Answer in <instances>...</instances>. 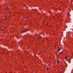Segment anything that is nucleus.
<instances>
[{
    "mask_svg": "<svg viewBox=\"0 0 73 73\" xmlns=\"http://www.w3.org/2000/svg\"><path fill=\"white\" fill-rule=\"evenodd\" d=\"M7 9H8V7H6V10H7Z\"/></svg>",
    "mask_w": 73,
    "mask_h": 73,
    "instance_id": "nucleus-8",
    "label": "nucleus"
},
{
    "mask_svg": "<svg viewBox=\"0 0 73 73\" xmlns=\"http://www.w3.org/2000/svg\"><path fill=\"white\" fill-rule=\"evenodd\" d=\"M62 53V52H60L59 53V54H61Z\"/></svg>",
    "mask_w": 73,
    "mask_h": 73,
    "instance_id": "nucleus-4",
    "label": "nucleus"
},
{
    "mask_svg": "<svg viewBox=\"0 0 73 73\" xmlns=\"http://www.w3.org/2000/svg\"><path fill=\"white\" fill-rule=\"evenodd\" d=\"M67 56H66L65 57V58H64V59H66V58H67Z\"/></svg>",
    "mask_w": 73,
    "mask_h": 73,
    "instance_id": "nucleus-3",
    "label": "nucleus"
},
{
    "mask_svg": "<svg viewBox=\"0 0 73 73\" xmlns=\"http://www.w3.org/2000/svg\"><path fill=\"white\" fill-rule=\"evenodd\" d=\"M58 61H59V60H57V63L58 64Z\"/></svg>",
    "mask_w": 73,
    "mask_h": 73,
    "instance_id": "nucleus-5",
    "label": "nucleus"
},
{
    "mask_svg": "<svg viewBox=\"0 0 73 73\" xmlns=\"http://www.w3.org/2000/svg\"><path fill=\"white\" fill-rule=\"evenodd\" d=\"M26 19H28V17H26Z\"/></svg>",
    "mask_w": 73,
    "mask_h": 73,
    "instance_id": "nucleus-12",
    "label": "nucleus"
},
{
    "mask_svg": "<svg viewBox=\"0 0 73 73\" xmlns=\"http://www.w3.org/2000/svg\"><path fill=\"white\" fill-rule=\"evenodd\" d=\"M23 33H25V32H26V31H23Z\"/></svg>",
    "mask_w": 73,
    "mask_h": 73,
    "instance_id": "nucleus-6",
    "label": "nucleus"
},
{
    "mask_svg": "<svg viewBox=\"0 0 73 73\" xmlns=\"http://www.w3.org/2000/svg\"><path fill=\"white\" fill-rule=\"evenodd\" d=\"M58 51H60V50H61V48H59L58 50Z\"/></svg>",
    "mask_w": 73,
    "mask_h": 73,
    "instance_id": "nucleus-2",
    "label": "nucleus"
},
{
    "mask_svg": "<svg viewBox=\"0 0 73 73\" xmlns=\"http://www.w3.org/2000/svg\"><path fill=\"white\" fill-rule=\"evenodd\" d=\"M60 73H61V72H60Z\"/></svg>",
    "mask_w": 73,
    "mask_h": 73,
    "instance_id": "nucleus-11",
    "label": "nucleus"
},
{
    "mask_svg": "<svg viewBox=\"0 0 73 73\" xmlns=\"http://www.w3.org/2000/svg\"><path fill=\"white\" fill-rule=\"evenodd\" d=\"M49 69V68L48 67L47 68V70H48V69Z\"/></svg>",
    "mask_w": 73,
    "mask_h": 73,
    "instance_id": "nucleus-7",
    "label": "nucleus"
},
{
    "mask_svg": "<svg viewBox=\"0 0 73 73\" xmlns=\"http://www.w3.org/2000/svg\"><path fill=\"white\" fill-rule=\"evenodd\" d=\"M5 20H7V18H5Z\"/></svg>",
    "mask_w": 73,
    "mask_h": 73,
    "instance_id": "nucleus-9",
    "label": "nucleus"
},
{
    "mask_svg": "<svg viewBox=\"0 0 73 73\" xmlns=\"http://www.w3.org/2000/svg\"><path fill=\"white\" fill-rule=\"evenodd\" d=\"M38 38H41V36H39L38 37Z\"/></svg>",
    "mask_w": 73,
    "mask_h": 73,
    "instance_id": "nucleus-1",
    "label": "nucleus"
},
{
    "mask_svg": "<svg viewBox=\"0 0 73 73\" xmlns=\"http://www.w3.org/2000/svg\"><path fill=\"white\" fill-rule=\"evenodd\" d=\"M1 31H4V30L2 29L1 30Z\"/></svg>",
    "mask_w": 73,
    "mask_h": 73,
    "instance_id": "nucleus-10",
    "label": "nucleus"
}]
</instances>
